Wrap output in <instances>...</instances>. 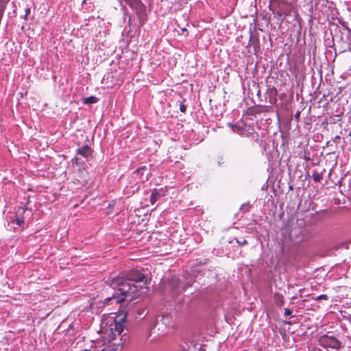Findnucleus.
I'll return each mask as SVG.
<instances>
[{
	"instance_id": "obj_1",
	"label": "nucleus",
	"mask_w": 351,
	"mask_h": 351,
	"mask_svg": "<svg viewBox=\"0 0 351 351\" xmlns=\"http://www.w3.org/2000/svg\"><path fill=\"white\" fill-rule=\"evenodd\" d=\"M106 284L117 289V292L111 297L104 300V304H121L127 302L136 303L140 301L146 293L147 279L146 276L136 270L123 272L114 278H109Z\"/></svg>"
},
{
	"instance_id": "obj_2",
	"label": "nucleus",
	"mask_w": 351,
	"mask_h": 351,
	"mask_svg": "<svg viewBox=\"0 0 351 351\" xmlns=\"http://www.w3.org/2000/svg\"><path fill=\"white\" fill-rule=\"evenodd\" d=\"M126 315H117L115 317L109 316L106 318V322L102 324H106L108 328H106V332L108 333L109 338L112 341L117 339V336H119L123 331L124 322L125 320Z\"/></svg>"
},
{
	"instance_id": "obj_3",
	"label": "nucleus",
	"mask_w": 351,
	"mask_h": 351,
	"mask_svg": "<svg viewBox=\"0 0 351 351\" xmlns=\"http://www.w3.org/2000/svg\"><path fill=\"white\" fill-rule=\"evenodd\" d=\"M273 13L279 19L284 18L291 12L290 5L285 0H273Z\"/></svg>"
},
{
	"instance_id": "obj_4",
	"label": "nucleus",
	"mask_w": 351,
	"mask_h": 351,
	"mask_svg": "<svg viewBox=\"0 0 351 351\" xmlns=\"http://www.w3.org/2000/svg\"><path fill=\"white\" fill-rule=\"evenodd\" d=\"M319 344L324 348H330L335 350H339L341 347V343L336 337L324 335L319 337Z\"/></svg>"
},
{
	"instance_id": "obj_5",
	"label": "nucleus",
	"mask_w": 351,
	"mask_h": 351,
	"mask_svg": "<svg viewBox=\"0 0 351 351\" xmlns=\"http://www.w3.org/2000/svg\"><path fill=\"white\" fill-rule=\"evenodd\" d=\"M119 348V343H116L109 340L106 344L95 346L93 348V351H118Z\"/></svg>"
},
{
	"instance_id": "obj_6",
	"label": "nucleus",
	"mask_w": 351,
	"mask_h": 351,
	"mask_svg": "<svg viewBox=\"0 0 351 351\" xmlns=\"http://www.w3.org/2000/svg\"><path fill=\"white\" fill-rule=\"evenodd\" d=\"M77 154L86 158L91 154V149L88 145H85L81 148L77 149Z\"/></svg>"
},
{
	"instance_id": "obj_7",
	"label": "nucleus",
	"mask_w": 351,
	"mask_h": 351,
	"mask_svg": "<svg viewBox=\"0 0 351 351\" xmlns=\"http://www.w3.org/2000/svg\"><path fill=\"white\" fill-rule=\"evenodd\" d=\"M160 322V323L157 322L156 326H159L161 324L165 326V328H167L171 324V317L169 315H162Z\"/></svg>"
},
{
	"instance_id": "obj_8",
	"label": "nucleus",
	"mask_w": 351,
	"mask_h": 351,
	"mask_svg": "<svg viewBox=\"0 0 351 351\" xmlns=\"http://www.w3.org/2000/svg\"><path fill=\"white\" fill-rule=\"evenodd\" d=\"M160 197V195L157 189H154L150 196V202L154 205Z\"/></svg>"
},
{
	"instance_id": "obj_9",
	"label": "nucleus",
	"mask_w": 351,
	"mask_h": 351,
	"mask_svg": "<svg viewBox=\"0 0 351 351\" xmlns=\"http://www.w3.org/2000/svg\"><path fill=\"white\" fill-rule=\"evenodd\" d=\"M312 178L315 182H320L323 178V172H319L317 170H314L312 174Z\"/></svg>"
},
{
	"instance_id": "obj_10",
	"label": "nucleus",
	"mask_w": 351,
	"mask_h": 351,
	"mask_svg": "<svg viewBox=\"0 0 351 351\" xmlns=\"http://www.w3.org/2000/svg\"><path fill=\"white\" fill-rule=\"evenodd\" d=\"M145 170H147V167H143L138 168L134 172V174L140 176V178L142 179L143 182L147 181L148 180L147 176H146L145 179L143 178V171Z\"/></svg>"
},
{
	"instance_id": "obj_11",
	"label": "nucleus",
	"mask_w": 351,
	"mask_h": 351,
	"mask_svg": "<svg viewBox=\"0 0 351 351\" xmlns=\"http://www.w3.org/2000/svg\"><path fill=\"white\" fill-rule=\"evenodd\" d=\"M98 101L97 98L95 96H90L88 97H86L84 99V104H95Z\"/></svg>"
},
{
	"instance_id": "obj_12",
	"label": "nucleus",
	"mask_w": 351,
	"mask_h": 351,
	"mask_svg": "<svg viewBox=\"0 0 351 351\" xmlns=\"http://www.w3.org/2000/svg\"><path fill=\"white\" fill-rule=\"evenodd\" d=\"M27 211L25 207H19L16 212V217L18 218H24V214Z\"/></svg>"
},
{
	"instance_id": "obj_13",
	"label": "nucleus",
	"mask_w": 351,
	"mask_h": 351,
	"mask_svg": "<svg viewBox=\"0 0 351 351\" xmlns=\"http://www.w3.org/2000/svg\"><path fill=\"white\" fill-rule=\"evenodd\" d=\"M12 222L16 223L19 226H23L24 225V218H18L15 217V218L12 220Z\"/></svg>"
},
{
	"instance_id": "obj_14",
	"label": "nucleus",
	"mask_w": 351,
	"mask_h": 351,
	"mask_svg": "<svg viewBox=\"0 0 351 351\" xmlns=\"http://www.w3.org/2000/svg\"><path fill=\"white\" fill-rule=\"evenodd\" d=\"M276 298V303L278 306H282L284 304V300L282 295H280L278 294L275 295Z\"/></svg>"
},
{
	"instance_id": "obj_15",
	"label": "nucleus",
	"mask_w": 351,
	"mask_h": 351,
	"mask_svg": "<svg viewBox=\"0 0 351 351\" xmlns=\"http://www.w3.org/2000/svg\"><path fill=\"white\" fill-rule=\"evenodd\" d=\"M315 300H328V296L326 294H322V295H318L316 298H315Z\"/></svg>"
},
{
	"instance_id": "obj_16",
	"label": "nucleus",
	"mask_w": 351,
	"mask_h": 351,
	"mask_svg": "<svg viewBox=\"0 0 351 351\" xmlns=\"http://www.w3.org/2000/svg\"><path fill=\"white\" fill-rule=\"evenodd\" d=\"M125 2L130 7H132L136 3L137 0H125Z\"/></svg>"
},
{
	"instance_id": "obj_17",
	"label": "nucleus",
	"mask_w": 351,
	"mask_h": 351,
	"mask_svg": "<svg viewBox=\"0 0 351 351\" xmlns=\"http://www.w3.org/2000/svg\"><path fill=\"white\" fill-rule=\"evenodd\" d=\"M236 241H237V243L239 245H240L241 246L245 245H247L248 243L247 241L245 240V239H243L242 241H239V240L236 239Z\"/></svg>"
},
{
	"instance_id": "obj_18",
	"label": "nucleus",
	"mask_w": 351,
	"mask_h": 351,
	"mask_svg": "<svg viewBox=\"0 0 351 351\" xmlns=\"http://www.w3.org/2000/svg\"><path fill=\"white\" fill-rule=\"evenodd\" d=\"M180 110L183 113H184L186 110V106L183 103L180 104Z\"/></svg>"
},
{
	"instance_id": "obj_19",
	"label": "nucleus",
	"mask_w": 351,
	"mask_h": 351,
	"mask_svg": "<svg viewBox=\"0 0 351 351\" xmlns=\"http://www.w3.org/2000/svg\"><path fill=\"white\" fill-rule=\"evenodd\" d=\"M292 313V311L289 308H285V316H289Z\"/></svg>"
},
{
	"instance_id": "obj_20",
	"label": "nucleus",
	"mask_w": 351,
	"mask_h": 351,
	"mask_svg": "<svg viewBox=\"0 0 351 351\" xmlns=\"http://www.w3.org/2000/svg\"><path fill=\"white\" fill-rule=\"evenodd\" d=\"M343 317L344 319H346L348 321H349L350 322H351V315H343Z\"/></svg>"
},
{
	"instance_id": "obj_21",
	"label": "nucleus",
	"mask_w": 351,
	"mask_h": 351,
	"mask_svg": "<svg viewBox=\"0 0 351 351\" xmlns=\"http://www.w3.org/2000/svg\"><path fill=\"white\" fill-rule=\"evenodd\" d=\"M29 13H30V8H27L25 10V19H27V16L29 14Z\"/></svg>"
},
{
	"instance_id": "obj_22",
	"label": "nucleus",
	"mask_w": 351,
	"mask_h": 351,
	"mask_svg": "<svg viewBox=\"0 0 351 351\" xmlns=\"http://www.w3.org/2000/svg\"><path fill=\"white\" fill-rule=\"evenodd\" d=\"M166 333H167V331L162 330V333H158V335H165Z\"/></svg>"
},
{
	"instance_id": "obj_23",
	"label": "nucleus",
	"mask_w": 351,
	"mask_h": 351,
	"mask_svg": "<svg viewBox=\"0 0 351 351\" xmlns=\"http://www.w3.org/2000/svg\"><path fill=\"white\" fill-rule=\"evenodd\" d=\"M300 117V112H297V114H295V117L296 118H298Z\"/></svg>"
},
{
	"instance_id": "obj_24",
	"label": "nucleus",
	"mask_w": 351,
	"mask_h": 351,
	"mask_svg": "<svg viewBox=\"0 0 351 351\" xmlns=\"http://www.w3.org/2000/svg\"><path fill=\"white\" fill-rule=\"evenodd\" d=\"M84 351H93V348L92 350H84Z\"/></svg>"
}]
</instances>
